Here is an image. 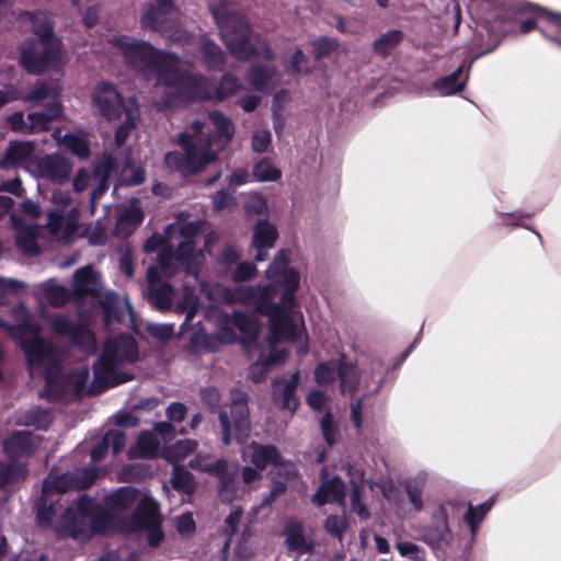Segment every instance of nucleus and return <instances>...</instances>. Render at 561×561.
<instances>
[{"label":"nucleus","mask_w":561,"mask_h":561,"mask_svg":"<svg viewBox=\"0 0 561 561\" xmlns=\"http://www.w3.org/2000/svg\"><path fill=\"white\" fill-rule=\"evenodd\" d=\"M252 176L256 182H276L282 171L270 159H262L253 165Z\"/></svg>","instance_id":"obj_42"},{"label":"nucleus","mask_w":561,"mask_h":561,"mask_svg":"<svg viewBox=\"0 0 561 561\" xmlns=\"http://www.w3.org/2000/svg\"><path fill=\"white\" fill-rule=\"evenodd\" d=\"M16 318H22L16 325H10L0 320V328L8 331L18 340L23 350L32 377L43 376L48 388H53L60 376V355L41 339L42 328L33 323L24 305L14 309Z\"/></svg>","instance_id":"obj_5"},{"label":"nucleus","mask_w":561,"mask_h":561,"mask_svg":"<svg viewBox=\"0 0 561 561\" xmlns=\"http://www.w3.org/2000/svg\"><path fill=\"white\" fill-rule=\"evenodd\" d=\"M256 267L249 262L239 263L232 272V279L236 282L247 280L254 276Z\"/></svg>","instance_id":"obj_62"},{"label":"nucleus","mask_w":561,"mask_h":561,"mask_svg":"<svg viewBox=\"0 0 561 561\" xmlns=\"http://www.w3.org/2000/svg\"><path fill=\"white\" fill-rule=\"evenodd\" d=\"M50 422L49 412L43 409H34L26 413L24 424L36 428H46Z\"/></svg>","instance_id":"obj_51"},{"label":"nucleus","mask_w":561,"mask_h":561,"mask_svg":"<svg viewBox=\"0 0 561 561\" xmlns=\"http://www.w3.org/2000/svg\"><path fill=\"white\" fill-rule=\"evenodd\" d=\"M78 209L72 207L67 215L56 209L48 214L47 226L51 234L60 241L68 242L77 230Z\"/></svg>","instance_id":"obj_21"},{"label":"nucleus","mask_w":561,"mask_h":561,"mask_svg":"<svg viewBox=\"0 0 561 561\" xmlns=\"http://www.w3.org/2000/svg\"><path fill=\"white\" fill-rule=\"evenodd\" d=\"M298 382L299 371H296L289 379H279L273 383V397L275 402L290 413H294L298 407V399L295 394Z\"/></svg>","instance_id":"obj_25"},{"label":"nucleus","mask_w":561,"mask_h":561,"mask_svg":"<svg viewBox=\"0 0 561 561\" xmlns=\"http://www.w3.org/2000/svg\"><path fill=\"white\" fill-rule=\"evenodd\" d=\"M307 62V57L304 51L297 48L293 55L289 65L285 66L288 73L299 75L301 72H308V69H304V65Z\"/></svg>","instance_id":"obj_60"},{"label":"nucleus","mask_w":561,"mask_h":561,"mask_svg":"<svg viewBox=\"0 0 561 561\" xmlns=\"http://www.w3.org/2000/svg\"><path fill=\"white\" fill-rule=\"evenodd\" d=\"M403 34L399 30H392L382 34L374 43V49L381 56L389 55L392 49L402 41Z\"/></svg>","instance_id":"obj_47"},{"label":"nucleus","mask_w":561,"mask_h":561,"mask_svg":"<svg viewBox=\"0 0 561 561\" xmlns=\"http://www.w3.org/2000/svg\"><path fill=\"white\" fill-rule=\"evenodd\" d=\"M198 50L202 62L209 70H222L225 66V54L221 48L207 35H202L198 39Z\"/></svg>","instance_id":"obj_29"},{"label":"nucleus","mask_w":561,"mask_h":561,"mask_svg":"<svg viewBox=\"0 0 561 561\" xmlns=\"http://www.w3.org/2000/svg\"><path fill=\"white\" fill-rule=\"evenodd\" d=\"M209 119L215 127L216 137L204 133L203 122L194 121L175 140L181 150L165 153L164 163L168 169L183 176H191L217 160L218 152L232 139L234 125L218 111L210 112Z\"/></svg>","instance_id":"obj_4"},{"label":"nucleus","mask_w":561,"mask_h":561,"mask_svg":"<svg viewBox=\"0 0 561 561\" xmlns=\"http://www.w3.org/2000/svg\"><path fill=\"white\" fill-rule=\"evenodd\" d=\"M209 10L222 41L236 59L247 61L254 56L265 60L274 58L271 47L260 35L250 31L244 16L236 11L232 2L211 0Z\"/></svg>","instance_id":"obj_6"},{"label":"nucleus","mask_w":561,"mask_h":561,"mask_svg":"<svg viewBox=\"0 0 561 561\" xmlns=\"http://www.w3.org/2000/svg\"><path fill=\"white\" fill-rule=\"evenodd\" d=\"M33 152L34 146L31 141H12L4 152L0 167L9 168L25 163Z\"/></svg>","instance_id":"obj_33"},{"label":"nucleus","mask_w":561,"mask_h":561,"mask_svg":"<svg viewBox=\"0 0 561 561\" xmlns=\"http://www.w3.org/2000/svg\"><path fill=\"white\" fill-rule=\"evenodd\" d=\"M350 482L353 486L351 494V507L352 511L355 512L362 519H367L369 517V513L366 506L362 503V493L365 490V479L364 474L359 470L348 469Z\"/></svg>","instance_id":"obj_34"},{"label":"nucleus","mask_w":561,"mask_h":561,"mask_svg":"<svg viewBox=\"0 0 561 561\" xmlns=\"http://www.w3.org/2000/svg\"><path fill=\"white\" fill-rule=\"evenodd\" d=\"M142 27L160 32L169 42L180 45L190 43L191 35L174 22L172 25H165L164 21H160L154 16V10H149L140 18Z\"/></svg>","instance_id":"obj_22"},{"label":"nucleus","mask_w":561,"mask_h":561,"mask_svg":"<svg viewBox=\"0 0 561 561\" xmlns=\"http://www.w3.org/2000/svg\"><path fill=\"white\" fill-rule=\"evenodd\" d=\"M534 16H535V20L545 21V22L549 23L554 28L556 36H553V37L547 36V37L550 41L561 45V39L559 38V36L561 35V15L558 13H554V12L547 11L546 9H542V8H535Z\"/></svg>","instance_id":"obj_48"},{"label":"nucleus","mask_w":561,"mask_h":561,"mask_svg":"<svg viewBox=\"0 0 561 561\" xmlns=\"http://www.w3.org/2000/svg\"><path fill=\"white\" fill-rule=\"evenodd\" d=\"M94 467H85L76 472H65L60 476L49 474L43 483V494L37 504V522L42 527H49L54 518L61 514L57 531L60 536H70L75 540L85 541L92 533H103L106 526L100 525L98 517H89L94 508V501L83 496L77 504L78 513L72 508H64L60 501L53 499L70 489L89 488L96 479Z\"/></svg>","instance_id":"obj_3"},{"label":"nucleus","mask_w":561,"mask_h":561,"mask_svg":"<svg viewBox=\"0 0 561 561\" xmlns=\"http://www.w3.org/2000/svg\"><path fill=\"white\" fill-rule=\"evenodd\" d=\"M125 121L115 133V142L119 146L125 142L131 129L136 127L139 119V106L136 102H130L125 106Z\"/></svg>","instance_id":"obj_41"},{"label":"nucleus","mask_w":561,"mask_h":561,"mask_svg":"<svg viewBox=\"0 0 561 561\" xmlns=\"http://www.w3.org/2000/svg\"><path fill=\"white\" fill-rule=\"evenodd\" d=\"M283 535L286 537V548L298 553L310 552L313 548L312 540L305 535L304 525L300 520L288 519Z\"/></svg>","instance_id":"obj_28"},{"label":"nucleus","mask_w":561,"mask_h":561,"mask_svg":"<svg viewBox=\"0 0 561 561\" xmlns=\"http://www.w3.org/2000/svg\"><path fill=\"white\" fill-rule=\"evenodd\" d=\"M134 528L148 531V542L158 546L163 539L161 518L157 503L151 499H142L134 513Z\"/></svg>","instance_id":"obj_17"},{"label":"nucleus","mask_w":561,"mask_h":561,"mask_svg":"<svg viewBox=\"0 0 561 561\" xmlns=\"http://www.w3.org/2000/svg\"><path fill=\"white\" fill-rule=\"evenodd\" d=\"M492 503H483L478 506H469L468 512L466 513L465 519L470 527V531L472 536H474L478 531L479 524L482 522L486 513L490 511Z\"/></svg>","instance_id":"obj_49"},{"label":"nucleus","mask_w":561,"mask_h":561,"mask_svg":"<svg viewBox=\"0 0 561 561\" xmlns=\"http://www.w3.org/2000/svg\"><path fill=\"white\" fill-rule=\"evenodd\" d=\"M151 9L154 10V16L164 21L165 25H172L178 20L179 12L173 7L172 0H157V5L149 4L144 14Z\"/></svg>","instance_id":"obj_46"},{"label":"nucleus","mask_w":561,"mask_h":561,"mask_svg":"<svg viewBox=\"0 0 561 561\" xmlns=\"http://www.w3.org/2000/svg\"><path fill=\"white\" fill-rule=\"evenodd\" d=\"M159 444L154 433L142 432L137 444L128 450V458H152L158 454Z\"/></svg>","instance_id":"obj_36"},{"label":"nucleus","mask_w":561,"mask_h":561,"mask_svg":"<svg viewBox=\"0 0 561 561\" xmlns=\"http://www.w3.org/2000/svg\"><path fill=\"white\" fill-rule=\"evenodd\" d=\"M272 141V134L268 129H257L253 133L252 136V149L257 153L265 152Z\"/></svg>","instance_id":"obj_54"},{"label":"nucleus","mask_w":561,"mask_h":561,"mask_svg":"<svg viewBox=\"0 0 561 561\" xmlns=\"http://www.w3.org/2000/svg\"><path fill=\"white\" fill-rule=\"evenodd\" d=\"M219 331L217 335H195L190 341V351L198 353L202 351L217 352L219 344L232 343L237 336L232 327H236L241 334L244 335L243 344L245 352L251 356L252 350L255 346V339L259 335L260 327L259 323L241 313L233 312L231 316L221 314L219 317Z\"/></svg>","instance_id":"obj_10"},{"label":"nucleus","mask_w":561,"mask_h":561,"mask_svg":"<svg viewBox=\"0 0 561 561\" xmlns=\"http://www.w3.org/2000/svg\"><path fill=\"white\" fill-rule=\"evenodd\" d=\"M125 121L115 133V142L119 146L125 142L131 129L136 127L139 119V106L136 102H130L125 106Z\"/></svg>","instance_id":"obj_40"},{"label":"nucleus","mask_w":561,"mask_h":561,"mask_svg":"<svg viewBox=\"0 0 561 561\" xmlns=\"http://www.w3.org/2000/svg\"><path fill=\"white\" fill-rule=\"evenodd\" d=\"M275 73L276 69L272 66H252L247 73V81L253 89L262 91Z\"/></svg>","instance_id":"obj_44"},{"label":"nucleus","mask_w":561,"mask_h":561,"mask_svg":"<svg viewBox=\"0 0 561 561\" xmlns=\"http://www.w3.org/2000/svg\"><path fill=\"white\" fill-rule=\"evenodd\" d=\"M42 178L55 183L65 182L71 173V164L60 154H47L37 164Z\"/></svg>","instance_id":"obj_24"},{"label":"nucleus","mask_w":561,"mask_h":561,"mask_svg":"<svg viewBox=\"0 0 561 561\" xmlns=\"http://www.w3.org/2000/svg\"><path fill=\"white\" fill-rule=\"evenodd\" d=\"M26 474L25 467L18 463H0V486L16 482Z\"/></svg>","instance_id":"obj_50"},{"label":"nucleus","mask_w":561,"mask_h":561,"mask_svg":"<svg viewBox=\"0 0 561 561\" xmlns=\"http://www.w3.org/2000/svg\"><path fill=\"white\" fill-rule=\"evenodd\" d=\"M146 330L149 335L160 342H167L174 334L173 324L148 323Z\"/></svg>","instance_id":"obj_52"},{"label":"nucleus","mask_w":561,"mask_h":561,"mask_svg":"<svg viewBox=\"0 0 561 561\" xmlns=\"http://www.w3.org/2000/svg\"><path fill=\"white\" fill-rule=\"evenodd\" d=\"M324 528L330 535L342 538L346 529V523L343 517L330 515L324 522Z\"/></svg>","instance_id":"obj_56"},{"label":"nucleus","mask_w":561,"mask_h":561,"mask_svg":"<svg viewBox=\"0 0 561 561\" xmlns=\"http://www.w3.org/2000/svg\"><path fill=\"white\" fill-rule=\"evenodd\" d=\"M28 102L37 104L47 100L46 107L41 113H30L27 115L28 123L25 122L22 112H16L8 116L7 122L13 131L34 134L46 130L48 124L61 114V104L59 93L56 89L48 88L45 83L35 87L26 96Z\"/></svg>","instance_id":"obj_11"},{"label":"nucleus","mask_w":561,"mask_h":561,"mask_svg":"<svg viewBox=\"0 0 561 561\" xmlns=\"http://www.w3.org/2000/svg\"><path fill=\"white\" fill-rule=\"evenodd\" d=\"M321 430L325 442L333 445L339 436V432L333 424L332 415L327 413L321 421Z\"/></svg>","instance_id":"obj_59"},{"label":"nucleus","mask_w":561,"mask_h":561,"mask_svg":"<svg viewBox=\"0 0 561 561\" xmlns=\"http://www.w3.org/2000/svg\"><path fill=\"white\" fill-rule=\"evenodd\" d=\"M339 44L335 39L320 37L313 42L314 57L321 59L329 56L337 48Z\"/></svg>","instance_id":"obj_55"},{"label":"nucleus","mask_w":561,"mask_h":561,"mask_svg":"<svg viewBox=\"0 0 561 561\" xmlns=\"http://www.w3.org/2000/svg\"><path fill=\"white\" fill-rule=\"evenodd\" d=\"M340 377L341 390L344 394L354 393L358 389L366 392L377 391L380 382L375 379L370 370H359L353 364L341 362L339 366L335 363H321L314 370V378L319 385H325Z\"/></svg>","instance_id":"obj_12"},{"label":"nucleus","mask_w":561,"mask_h":561,"mask_svg":"<svg viewBox=\"0 0 561 561\" xmlns=\"http://www.w3.org/2000/svg\"><path fill=\"white\" fill-rule=\"evenodd\" d=\"M161 270L150 266L147 271L148 299L159 310H168L172 305V288L161 279Z\"/></svg>","instance_id":"obj_20"},{"label":"nucleus","mask_w":561,"mask_h":561,"mask_svg":"<svg viewBox=\"0 0 561 561\" xmlns=\"http://www.w3.org/2000/svg\"><path fill=\"white\" fill-rule=\"evenodd\" d=\"M43 437L30 431L13 432L4 442V453L10 458L32 455L41 445Z\"/></svg>","instance_id":"obj_19"},{"label":"nucleus","mask_w":561,"mask_h":561,"mask_svg":"<svg viewBox=\"0 0 561 561\" xmlns=\"http://www.w3.org/2000/svg\"><path fill=\"white\" fill-rule=\"evenodd\" d=\"M463 70V65H460L451 75L443 77L434 82L435 90L443 96L453 95L461 92L468 80V75L460 80Z\"/></svg>","instance_id":"obj_38"},{"label":"nucleus","mask_w":561,"mask_h":561,"mask_svg":"<svg viewBox=\"0 0 561 561\" xmlns=\"http://www.w3.org/2000/svg\"><path fill=\"white\" fill-rule=\"evenodd\" d=\"M24 287V283L20 280L0 277V305L4 304L8 295L16 293Z\"/></svg>","instance_id":"obj_58"},{"label":"nucleus","mask_w":561,"mask_h":561,"mask_svg":"<svg viewBox=\"0 0 561 561\" xmlns=\"http://www.w3.org/2000/svg\"><path fill=\"white\" fill-rule=\"evenodd\" d=\"M89 378V369L88 367H82L77 371L72 373L68 376L67 383L72 388L75 392H80L83 390Z\"/></svg>","instance_id":"obj_57"},{"label":"nucleus","mask_w":561,"mask_h":561,"mask_svg":"<svg viewBox=\"0 0 561 561\" xmlns=\"http://www.w3.org/2000/svg\"><path fill=\"white\" fill-rule=\"evenodd\" d=\"M137 500V490L122 486L105 497V507L111 514H121L128 510Z\"/></svg>","instance_id":"obj_31"},{"label":"nucleus","mask_w":561,"mask_h":561,"mask_svg":"<svg viewBox=\"0 0 561 561\" xmlns=\"http://www.w3.org/2000/svg\"><path fill=\"white\" fill-rule=\"evenodd\" d=\"M311 502L318 506L327 503H339L344 505L345 502V484L339 477L321 482L318 491L311 497Z\"/></svg>","instance_id":"obj_26"},{"label":"nucleus","mask_w":561,"mask_h":561,"mask_svg":"<svg viewBox=\"0 0 561 561\" xmlns=\"http://www.w3.org/2000/svg\"><path fill=\"white\" fill-rule=\"evenodd\" d=\"M115 162L111 157L104 158L94 169L93 178L99 182L98 186L91 193V203L100 198L108 187V178L114 169Z\"/></svg>","instance_id":"obj_37"},{"label":"nucleus","mask_w":561,"mask_h":561,"mask_svg":"<svg viewBox=\"0 0 561 561\" xmlns=\"http://www.w3.org/2000/svg\"><path fill=\"white\" fill-rule=\"evenodd\" d=\"M101 55L108 60L119 56L145 80L153 79L157 91L161 90L165 95L157 105L160 111L184 101H222L242 88L239 80L229 73L216 85L202 76L184 72L183 62L176 55L158 50L148 42L125 35L108 36Z\"/></svg>","instance_id":"obj_2"},{"label":"nucleus","mask_w":561,"mask_h":561,"mask_svg":"<svg viewBox=\"0 0 561 561\" xmlns=\"http://www.w3.org/2000/svg\"><path fill=\"white\" fill-rule=\"evenodd\" d=\"M144 213L134 201L129 207L124 209L117 217L115 233L119 238L128 237L142 221Z\"/></svg>","instance_id":"obj_30"},{"label":"nucleus","mask_w":561,"mask_h":561,"mask_svg":"<svg viewBox=\"0 0 561 561\" xmlns=\"http://www.w3.org/2000/svg\"><path fill=\"white\" fill-rule=\"evenodd\" d=\"M277 236L276 227L267 220H261L254 226L252 247L256 251L254 255L256 262L266 260L267 251L274 247Z\"/></svg>","instance_id":"obj_23"},{"label":"nucleus","mask_w":561,"mask_h":561,"mask_svg":"<svg viewBox=\"0 0 561 561\" xmlns=\"http://www.w3.org/2000/svg\"><path fill=\"white\" fill-rule=\"evenodd\" d=\"M449 538L450 531L447 524V513L443 507H439L434 513L433 524L425 530L423 540L434 549H439L448 542Z\"/></svg>","instance_id":"obj_27"},{"label":"nucleus","mask_w":561,"mask_h":561,"mask_svg":"<svg viewBox=\"0 0 561 561\" xmlns=\"http://www.w3.org/2000/svg\"><path fill=\"white\" fill-rule=\"evenodd\" d=\"M219 423L221 427V439L225 445H230L233 439L243 444L250 436L249 408L245 397L238 393L231 400L229 412L219 411Z\"/></svg>","instance_id":"obj_13"},{"label":"nucleus","mask_w":561,"mask_h":561,"mask_svg":"<svg viewBox=\"0 0 561 561\" xmlns=\"http://www.w3.org/2000/svg\"><path fill=\"white\" fill-rule=\"evenodd\" d=\"M138 357V347L134 337L119 335L106 340L102 355L93 367L94 379L92 391L101 392L128 381V375L119 373L118 368L125 363H134Z\"/></svg>","instance_id":"obj_8"},{"label":"nucleus","mask_w":561,"mask_h":561,"mask_svg":"<svg viewBox=\"0 0 561 561\" xmlns=\"http://www.w3.org/2000/svg\"><path fill=\"white\" fill-rule=\"evenodd\" d=\"M41 317L54 334L67 337L72 345L79 346L85 354L95 353L96 339L91 330L76 324L65 314L47 316L42 312Z\"/></svg>","instance_id":"obj_14"},{"label":"nucleus","mask_w":561,"mask_h":561,"mask_svg":"<svg viewBox=\"0 0 561 561\" xmlns=\"http://www.w3.org/2000/svg\"><path fill=\"white\" fill-rule=\"evenodd\" d=\"M197 447L193 439H181L163 451V458L169 462L178 463L192 454Z\"/></svg>","instance_id":"obj_43"},{"label":"nucleus","mask_w":561,"mask_h":561,"mask_svg":"<svg viewBox=\"0 0 561 561\" xmlns=\"http://www.w3.org/2000/svg\"><path fill=\"white\" fill-rule=\"evenodd\" d=\"M175 527L179 534L188 536L195 531V522L191 514H183L176 518Z\"/></svg>","instance_id":"obj_64"},{"label":"nucleus","mask_w":561,"mask_h":561,"mask_svg":"<svg viewBox=\"0 0 561 561\" xmlns=\"http://www.w3.org/2000/svg\"><path fill=\"white\" fill-rule=\"evenodd\" d=\"M185 300L180 305L181 310L186 314L183 325H186L194 319L199 306V301L193 291L190 290L188 287H185Z\"/></svg>","instance_id":"obj_53"},{"label":"nucleus","mask_w":561,"mask_h":561,"mask_svg":"<svg viewBox=\"0 0 561 561\" xmlns=\"http://www.w3.org/2000/svg\"><path fill=\"white\" fill-rule=\"evenodd\" d=\"M190 467L193 469L214 473L220 481V499L227 503L233 501L237 494V485L234 482L236 471H230L228 469V463L226 460L219 459L215 462H208L199 457H196L190 461Z\"/></svg>","instance_id":"obj_18"},{"label":"nucleus","mask_w":561,"mask_h":561,"mask_svg":"<svg viewBox=\"0 0 561 561\" xmlns=\"http://www.w3.org/2000/svg\"><path fill=\"white\" fill-rule=\"evenodd\" d=\"M241 459L250 462L257 469H265L268 465L278 469V474L286 479L297 474L296 466L290 461H285L279 450L274 445H261L251 443L241 450Z\"/></svg>","instance_id":"obj_15"},{"label":"nucleus","mask_w":561,"mask_h":561,"mask_svg":"<svg viewBox=\"0 0 561 561\" xmlns=\"http://www.w3.org/2000/svg\"><path fill=\"white\" fill-rule=\"evenodd\" d=\"M105 436L110 443V447H112L114 455L119 454L124 449V447L126 445V436L122 431H119V430L108 431L105 434Z\"/></svg>","instance_id":"obj_63"},{"label":"nucleus","mask_w":561,"mask_h":561,"mask_svg":"<svg viewBox=\"0 0 561 561\" xmlns=\"http://www.w3.org/2000/svg\"><path fill=\"white\" fill-rule=\"evenodd\" d=\"M54 139L59 144L66 146L73 154L80 159H85L89 156V145L84 137L75 134H65L61 136V131L56 129L53 133Z\"/></svg>","instance_id":"obj_39"},{"label":"nucleus","mask_w":561,"mask_h":561,"mask_svg":"<svg viewBox=\"0 0 561 561\" xmlns=\"http://www.w3.org/2000/svg\"><path fill=\"white\" fill-rule=\"evenodd\" d=\"M170 482L175 491L186 495H188L194 490L192 473L178 465H175L173 468V474Z\"/></svg>","instance_id":"obj_45"},{"label":"nucleus","mask_w":561,"mask_h":561,"mask_svg":"<svg viewBox=\"0 0 561 561\" xmlns=\"http://www.w3.org/2000/svg\"><path fill=\"white\" fill-rule=\"evenodd\" d=\"M36 294L43 296L54 307L64 306L72 297V293L65 286L48 279L36 286Z\"/></svg>","instance_id":"obj_32"},{"label":"nucleus","mask_w":561,"mask_h":561,"mask_svg":"<svg viewBox=\"0 0 561 561\" xmlns=\"http://www.w3.org/2000/svg\"><path fill=\"white\" fill-rule=\"evenodd\" d=\"M203 224L173 222L163 234L153 233L144 244L146 253L157 252L161 273L171 277L180 264L185 273L194 278L203 293L211 302L242 304L253 307L257 312L266 314L270 319L271 333L267 343L271 354L262 355L250 368V377L254 382H261L265 373L273 365L282 364L288 355L284 348H276L275 344L286 340L299 342V355L308 352L307 333L302 316L296 309V290L299 286V274L288 267L285 253L280 251L266 270V277L271 284L266 286H237L229 288L219 284H207L198 279L199 267L204 262V253L195 249V238L201 232Z\"/></svg>","instance_id":"obj_1"},{"label":"nucleus","mask_w":561,"mask_h":561,"mask_svg":"<svg viewBox=\"0 0 561 561\" xmlns=\"http://www.w3.org/2000/svg\"><path fill=\"white\" fill-rule=\"evenodd\" d=\"M11 220L18 231L16 243L22 249V251L27 254L39 253V249L35 241V229L32 227H26L24 221L15 215H11Z\"/></svg>","instance_id":"obj_35"},{"label":"nucleus","mask_w":561,"mask_h":561,"mask_svg":"<svg viewBox=\"0 0 561 561\" xmlns=\"http://www.w3.org/2000/svg\"><path fill=\"white\" fill-rule=\"evenodd\" d=\"M234 205H236L234 197L232 195L226 193L225 191L217 192L213 198V207L217 211L231 209Z\"/></svg>","instance_id":"obj_61"},{"label":"nucleus","mask_w":561,"mask_h":561,"mask_svg":"<svg viewBox=\"0 0 561 561\" xmlns=\"http://www.w3.org/2000/svg\"><path fill=\"white\" fill-rule=\"evenodd\" d=\"M32 23L37 38L22 45L20 61L30 73H41L60 65L61 50L58 38L54 35L53 23L45 12L25 13Z\"/></svg>","instance_id":"obj_7"},{"label":"nucleus","mask_w":561,"mask_h":561,"mask_svg":"<svg viewBox=\"0 0 561 561\" xmlns=\"http://www.w3.org/2000/svg\"><path fill=\"white\" fill-rule=\"evenodd\" d=\"M134 100L124 101L122 94L110 82H100L92 95V107L110 121L117 119L125 106Z\"/></svg>","instance_id":"obj_16"},{"label":"nucleus","mask_w":561,"mask_h":561,"mask_svg":"<svg viewBox=\"0 0 561 561\" xmlns=\"http://www.w3.org/2000/svg\"><path fill=\"white\" fill-rule=\"evenodd\" d=\"M72 295L76 302L83 298H91L104 309L105 321L108 324L112 320L118 322L131 318L133 309L129 301L122 299L115 291H103L100 274L87 265L76 271L72 279Z\"/></svg>","instance_id":"obj_9"}]
</instances>
